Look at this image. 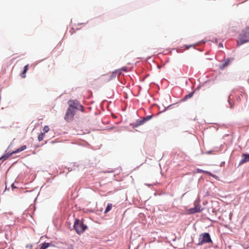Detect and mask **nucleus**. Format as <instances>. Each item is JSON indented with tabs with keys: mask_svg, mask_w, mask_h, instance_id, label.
I'll return each mask as SVG.
<instances>
[{
	"mask_svg": "<svg viewBox=\"0 0 249 249\" xmlns=\"http://www.w3.org/2000/svg\"><path fill=\"white\" fill-rule=\"evenodd\" d=\"M50 244L48 243H44L41 245L40 249H46L47 248H48L50 246Z\"/></svg>",
	"mask_w": 249,
	"mask_h": 249,
	"instance_id": "2eb2a0df",
	"label": "nucleus"
},
{
	"mask_svg": "<svg viewBox=\"0 0 249 249\" xmlns=\"http://www.w3.org/2000/svg\"><path fill=\"white\" fill-rule=\"evenodd\" d=\"M197 172L198 173H205L207 174H208L209 175L212 176V177H215V175H213V174H212L211 173L208 172V171H204V170H202L201 169H197Z\"/></svg>",
	"mask_w": 249,
	"mask_h": 249,
	"instance_id": "4468645a",
	"label": "nucleus"
},
{
	"mask_svg": "<svg viewBox=\"0 0 249 249\" xmlns=\"http://www.w3.org/2000/svg\"><path fill=\"white\" fill-rule=\"evenodd\" d=\"M201 206L199 205H196L194 208H190L187 211L188 214H193L196 213L200 212L202 211Z\"/></svg>",
	"mask_w": 249,
	"mask_h": 249,
	"instance_id": "423d86ee",
	"label": "nucleus"
},
{
	"mask_svg": "<svg viewBox=\"0 0 249 249\" xmlns=\"http://www.w3.org/2000/svg\"><path fill=\"white\" fill-rule=\"evenodd\" d=\"M121 70L124 71H127V68L125 67H123Z\"/></svg>",
	"mask_w": 249,
	"mask_h": 249,
	"instance_id": "5701e85b",
	"label": "nucleus"
},
{
	"mask_svg": "<svg viewBox=\"0 0 249 249\" xmlns=\"http://www.w3.org/2000/svg\"><path fill=\"white\" fill-rule=\"evenodd\" d=\"M153 115H148L145 117H143L142 119H141V125L149 121L150 119L152 118Z\"/></svg>",
	"mask_w": 249,
	"mask_h": 249,
	"instance_id": "f8f14e48",
	"label": "nucleus"
},
{
	"mask_svg": "<svg viewBox=\"0 0 249 249\" xmlns=\"http://www.w3.org/2000/svg\"><path fill=\"white\" fill-rule=\"evenodd\" d=\"M201 240L198 244L199 245H203L205 243H212V241L209 233H204L200 235Z\"/></svg>",
	"mask_w": 249,
	"mask_h": 249,
	"instance_id": "7ed1b4c3",
	"label": "nucleus"
},
{
	"mask_svg": "<svg viewBox=\"0 0 249 249\" xmlns=\"http://www.w3.org/2000/svg\"><path fill=\"white\" fill-rule=\"evenodd\" d=\"M73 227L76 232L78 234L83 232L87 228V226L85 225L82 221L78 219L75 220Z\"/></svg>",
	"mask_w": 249,
	"mask_h": 249,
	"instance_id": "f03ea898",
	"label": "nucleus"
},
{
	"mask_svg": "<svg viewBox=\"0 0 249 249\" xmlns=\"http://www.w3.org/2000/svg\"><path fill=\"white\" fill-rule=\"evenodd\" d=\"M140 126V121L138 120L135 123L130 124V126L133 129L132 131H139Z\"/></svg>",
	"mask_w": 249,
	"mask_h": 249,
	"instance_id": "0eeeda50",
	"label": "nucleus"
},
{
	"mask_svg": "<svg viewBox=\"0 0 249 249\" xmlns=\"http://www.w3.org/2000/svg\"><path fill=\"white\" fill-rule=\"evenodd\" d=\"M67 249H72L71 248H69Z\"/></svg>",
	"mask_w": 249,
	"mask_h": 249,
	"instance_id": "393cba45",
	"label": "nucleus"
},
{
	"mask_svg": "<svg viewBox=\"0 0 249 249\" xmlns=\"http://www.w3.org/2000/svg\"><path fill=\"white\" fill-rule=\"evenodd\" d=\"M80 106H82V105H81L80 103L78 104V106L77 107H75V109H77L78 110H79L81 107H80Z\"/></svg>",
	"mask_w": 249,
	"mask_h": 249,
	"instance_id": "412c9836",
	"label": "nucleus"
},
{
	"mask_svg": "<svg viewBox=\"0 0 249 249\" xmlns=\"http://www.w3.org/2000/svg\"><path fill=\"white\" fill-rule=\"evenodd\" d=\"M121 70H116L115 71L113 72L111 74V75L108 79V80L109 81V80H111L114 79L116 77L117 75H118V76L121 75Z\"/></svg>",
	"mask_w": 249,
	"mask_h": 249,
	"instance_id": "1a4fd4ad",
	"label": "nucleus"
},
{
	"mask_svg": "<svg viewBox=\"0 0 249 249\" xmlns=\"http://www.w3.org/2000/svg\"><path fill=\"white\" fill-rule=\"evenodd\" d=\"M80 106H82V105H81L80 103L78 104V106L77 107H75V109H77L78 110H79L81 107H80Z\"/></svg>",
	"mask_w": 249,
	"mask_h": 249,
	"instance_id": "aec40b11",
	"label": "nucleus"
},
{
	"mask_svg": "<svg viewBox=\"0 0 249 249\" xmlns=\"http://www.w3.org/2000/svg\"><path fill=\"white\" fill-rule=\"evenodd\" d=\"M50 130V128L48 125H45L43 128L44 133L48 132Z\"/></svg>",
	"mask_w": 249,
	"mask_h": 249,
	"instance_id": "a211bd4d",
	"label": "nucleus"
},
{
	"mask_svg": "<svg viewBox=\"0 0 249 249\" xmlns=\"http://www.w3.org/2000/svg\"><path fill=\"white\" fill-rule=\"evenodd\" d=\"M28 66H29L28 64L25 66V67L24 68V70H23V72L21 73V75H20V76L22 78L26 77V73L28 70Z\"/></svg>",
	"mask_w": 249,
	"mask_h": 249,
	"instance_id": "ddd939ff",
	"label": "nucleus"
},
{
	"mask_svg": "<svg viewBox=\"0 0 249 249\" xmlns=\"http://www.w3.org/2000/svg\"><path fill=\"white\" fill-rule=\"evenodd\" d=\"M79 104V101L77 100H69L68 101V104L69 105V107L72 108V109L77 107L78 104Z\"/></svg>",
	"mask_w": 249,
	"mask_h": 249,
	"instance_id": "6e6552de",
	"label": "nucleus"
},
{
	"mask_svg": "<svg viewBox=\"0 0 249 249\" xmlns=\"http://www.w3.org/2000/svg\"><path fill=\"white\" fill-rule=\"evenodd\" d=\"M112 207V205L111 203H108L105 210V213H107L110 211Z\"/></svg>",
	"mask_w": 249,
	"mask_h": 249,
	"instance_id": "dca6fc26",
	"label": "nucleus"
},
{
	"mask_svg": "<svg viewBox=\"0 0 249 249\" xmlns=\"http://www.w3.org/2000/svg\"><path fill=\"white\" fill-rule=\"evenodd\" d=\"M219 46H220V47H223V44H222V43H220L219 44Z\"/></svg>",
	"mask_w": 249,
	"mask_h": 249,
	"instance_id": "b1692460",
	"label": "nucleus"
},
{
	"mask_svg": "<svg viewBox=\"0 0 249 249\" xmlns=\"http://www.w3.org/2000/svg\"><path fill=\"white\" fill-rule=\"evenodd\" d=\"M233 59V58H227L225 59L224 60V62L220 66V68L221 69H223L226 67L228 66Z\"/></svg>",
	"mask_w": 249,
	"mask_h": 249,
	"instance_id": "9d476101",
	"label": "nucleus"
},
{
	"mask_svg": "<svg viewBox=\"0 0 249 249\" xmlns=\"http://www.w3.org/2000/svg\"><path fill=\"white\" fill-rule=\"evenodd\" d=\"M249 42V26L247 27L241 33L239 37L238 45Z\"/></svg>",
	"mask_w": 249,
	"mask_h": 249,
	"instance_id": "f257e3e1",
	"label": "nucleus"
},
{
	"mask_svg": "<svg viewBox=\"0 0 249 249\" xmlns=\"http://www.w3.org/2000/svg\"><path fill=\"white\" fill-rule=\"evenodd\" d=\"M75 115V111L73 109L69 107L65 116V120L67 122H70L73 119Z\"/></svg>",
	"mask_w": 249,
	"mask_h": 249,
	"instance_id": "20e7f679",
	"label": "nucleus"
},
{
	"mask_svg": "<svg viewBox=\"0 0 249 249\" xmlns=\"http://www.w3.org/2000/svg\"><path fill=\"white\" fill-rule=\"evenodd\" d=\"M193 94H194V92H192L189 93V94L186 95L185 96V99H189V98L192 97V96L193 95Z\"/></svg>",
	"mask_w": 249,
	"mask_h": 249,
	"instance_id": "6ab92c4d",
	"label": "nucleus"
},
{
	"mask_svg": "<svg viewBox=\"0 0 249 249\" xmlns=\"http://www.w3.org/2000/svg\"><path fill=\"white\" fill-rule=\"evenodd\" d=\"M80 107H81V108L79 110H81L82 112H84V107L82 106H80Z\"/></svg>",
	"mask_w": 249,
	"mask_h": 249,
	"instance_id": "4be33fe9",
	"label": "nucleus"
},
{
	"mask_svg": "<svg viewBox=\"0 0 249 249\" xmlns=\"http://www.w3.org/2000/svg\"><path fill=\"white\" fill-rule=\"evenodd\" d=\"M45 137L44 133H41L38 136V140L40 142L43 141Z\"/></svg>",
	"mask_w": 249,
	"mask_h": 249,
	"instance_id": "f3484780",
	"label": "nucleus"
},
{
	"mask_svg": "<svg viewBox=\"0 0 249 249\" xmlns=\"http://www.w3.org/2000/svg\"><path fill=\"white\" fill-rule=\"evenodd\" d=\"M242 157H244L240 161V164L245 163L249 161V154H243Z\"/></svg>",
	"mask_w": 249,
	"mask_h": 249,
	"instance_id": "9b49d317",
	"label": "nucleus"
},
{
	"mask_svg": "<svg viewBox=\"0 0 249 249\" xmlns=\"http://www.w3.org/2000/svg\"><path fill=\"white\" fill-rule=\"evenodd\" d=\"M27 148V146L26 145H24L22 146H21L20 147H19V148L17 149V150L13 151L12 152H11L9 155H5L3 156H2L0 158V160H1V161H4L5 160H6L7 159H8V158L9 157V156L10 155H12L13 154H16L17 153H18V152H20L24 150H25Z\"/></svg>",
	"mask_w": 249,
	"mask_h": 249,
	"instance_id": "39448f33",
	"label": "nucleus"
}]
</instances>
